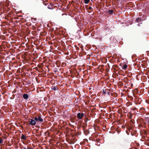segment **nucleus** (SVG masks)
Returning a JSON list of instances; mask_svg holds the SVG:
<instances>
[{"instance_id":"f257e3e1","label":"nucleus","mask_w":149,"mask_h":149,"mask_svg":"<svg viewBox=\"0 0 149 149\" xmlns=\"http://www.w3.org/2000/svg\"><path fill=\"white\" fill-rule=\"evenodd\" d=\"M84 116V114L83 113H79L77 115V117L79 119H81Z\"/></svg>"},{"instance_id":"f3484780","label":"nucleus","mask_w":149,"mask_h":149,"mask_svg":"<svg viewBox=\"0 0 149 149\" xmlns=\"http://www.w3.org/2000/svg\"><path fill=\"white\" fill-rule=\"evenodd\" d=\"M34 120L35 121L38 122V118L36 117H35L34 118Z\"/></svg>"},{"instance_id":"9b49d317","label":"nucleus","mask_w":149,"mask_h":149,"mask_svg":"<svg viewBox=\"0 0 149 149\" xmlns=\"http://www.w3.org/2000/svg\"><path fill=\"white\" fill-rule=\"evenodd\" d=\"M127 68V65H126L125 64L122 67V69L123 70H125Z\"/></svg>"},{"instance_id":"9d476101","label":"nucleus","mask_w":149,"mask_h":149,"mask_svg":"<svg viewBox=\"0 0 149 149\" xmlns=\"http://www.w3.org/2000/svg\"><path fill=\"white\" fill-rule=\"evenodd\" d=\"M87 125L85 123H83L82 126V127L83 129H84L87 127Z\"/></svg>"},{"instance_id":"aec40b11","label":"nucleus","mask_w":149,"mask_h":149,"mask_svg":"<svg viewBox=\"0 0 149 149\" xmlns=\"http://www.w3.org/2000/svg\"><path fill=\"white\" fill-rule=\"evenodd\" d=\"M114 94L115 97H116L118 96V95L116 93H114Z\"/></svg>"},{"instance_id":"412c9836","label":"nucleus","mask_w":149,"mask_h":149,"mask_svg":"<svg viewBox=\"0 0 149 149\" xmlns=\"http://www.w3.org/2000/svg\"><path fill=\"white\" fill-rule=\"evenodd\" d=\"M88 9H89V10H93L92 8H91V7H89V8H88Z\"/></svg>"},{"instance_id":"1a4fd4ad","label":"nucleus","mask_w":149,"mask_h":149,"mask_svg":"<svg viewBox=\"0 0 149 149\" xmlns=\"http://www.w3.org/2000/svg\"><path fill=\"white\" fill-rule=\"evenodd\" d=\"M48 8L50 9H53L54 8L52 7V5L51 3L50 5H49L47 7Z\"/></svg>"},{"instance_id":"f03ea898","label":"nucleus","mask_w":149,"mask_h":149,"mask_svg":"<svg viewBox=\"0 0 149 149\" xmlns=\"http://www.w3.org/2000/svg\"><path fill=\"white\" fill-rule=\"evenodd\" d=\"M29 125H35L36 124V122L34 120L29 119Z\"/></svg>"},{"instance_id":"4be33fe9","label":"nucleus","mask_w":149,"mask_h":149,"mask_svg":"<svg viewBox=\"0 0 149 149\" xmlns=\"http://www.w3.org/2000/svg\"><path fill=\"white\" fill-rule=\"evenodd\" d=\"M122 127L123 129H124L125 127V125H123L122 126Z\"/></svg>"},{"instance_id":"a211bd4d","label":"nucleus","mask_w":149,"mask_h":149,"mask_svg":"<svg viewBox=\"0 0 149 149\" xmlns=\"http://www.w3.org/2000/svg\"><path fill=\"white\" fill-rule=\"evenodd\" d=\"M3 141L2 140V139H1L0 138V143H3Z\"/></svg>"},{"instance_id":"20e7f679","label":"nucleus","mask_w":149,"mask_h":149,"mask_svg":"<svg viewBox=\"0 0 149 149\" xmlns=\"http://www.w3.org/2000/svg\"><path fill=\"white\" fill-rule=\"evenodd\" d=\"M38 122L41 123H42L43 122V120L41 118V116H39L38 117Z\"/></svg>"},{"instance_id":"cd10ccee","label":"nucleus","mask_w":149,"mask_h":149,"mask_svg":"<svg viewBox=\"0 0 149 149\" xmlns=\"http://www.w3.org/2000/svg\"><path fill=\"white\" fill-rule=\"evenodd\" d=\"M87 132H89V131L88 130H87Z\"/></svg>"},{"instance_id":"0eeeda50","label":"nucleus","mask_w":149,"mask_h":149,"mask_svg":"<svg viewBox=\"0 0 149 149\" xmlns=\"http://www.w3.org/2000/svg\"><path fill=\"white\" fill-rule=\"evenodd\" d=\"M107 12L110 15H112L113 14V10H109Z\"/></svg>"},{"instance_id":"423d86ee","label":"nucleus","mask_w":149,"mask_h":149,"mask_svg":"<svg viewBox=\"0 0 149 149\" xmlns=\"http://www.w3.org/2000/svg\"><path fill=\"white\" fill-rule=\"evenodd\" d=\"M51 89L52 90H53L54 91H56L58 89V88L57 86H52L51 87Z\"/></svg>"},{"instance_id":"f8f14e48","label":"nucleus","mask_w":149,"mask_h":149,"mask_svg":"<svg viewBox=\"0 0 149 149\" xmlns=\"http://www.w3.org/2000/svg\"><path fill=\"white\" fill-rule=\"evenodd\" d=\"M136 101H137L138 102H141L142 101V100L141 98H139L138 97H136Z\"/></svg>"},{"instance_id":"39448f33","label":"nucleus","mask_w":149,"mask_h":149,"mask_svg":"<svg viewBox=\"0 0 149 149\" xmlns=\"http://www.w3.org/2000/svg\"><path fill=\"white\" fill-rule=\"evenodd\" d=\"M26 138L27 137L26 136H25L23 134H22L21 137V139L26 140Z\"/></svg>"},{"instance_id":"4468645a","label":"nucleus","mask_w":149,"mask_h":149,"mask_svg":"<svg viewBox=\"0 0 149 149\" xmlns=\"http://www.w3.org/2000/svg\"><path fill=\"white\" fill-rule=\"evenodd\" d=\"M84 3L87 4L90 1V0H84Z\"/></svg>"},{"instance_id":"393cba45","label":"nucleus","mask_w":149,"mask_h":149,"mask_svg":"<svg viewBox=\"0 0 149 149\" xmlns=\"http://www.w3.org/2000/svg\"><path fill=\"white\" fill-rule=\"evenodd\" d=\"M147 122L148 123H149V118L148 119Z\"/></svg>"},{"instance_id":"5701e85b","label":"nucleus","mask_w":149,"mask_h":149,"mask_svg":"<svg viewBox=\"0 0 149 149\" xmlns=\"http://www.w3.org/2000/svg\"><path fill=\"white\" fill-rule=\"evenodd\" d=\"M126 133H127V134L128 135H129V133L128 132V131H126Z\"/></svg>"},{"instance_id":"6e6552de","label":"nucleus","mask_w":149,"mask_h":149,"mask_svg":"<svg viewBox=\"0 0 149 149\" xmlns=\"http://www.w3.org/2000/svg\"><path fill=\"white\" fill-rule=\"evenodd\" d=\"M145 109L143 107L139 109V112L141 113H143L145 111Z\"/></svg>"},{"instance_id":"a878e982","label":"nucleus","mask_w":149,"mask_h":149,"mask_svg":"<svg viewBox=\"0 0 149 149\" xmlns=\"http://www.w3.org/2000/svg\"><path fill=\"white\" fill-rule=\"evenodd\" d=\"M107 93H108V94L109 95V94H110V92H107Z\"/></svg>"},{"instance_id":"bb28decb","label":"nucleus","mask_w":149,"mask_h":149,"mask_svg":"<svg viewBox=\"0 0 149 149\" xmlns=\"http://www.w3.org/2000/svg\"><path fill=\"white\" fill-rule=\"evenodd\" d=\"M92 3H90V5L91 6V5H92Z\"/></svg>"},{"instance_id":"dca6fc26","label":"nucleus","mask_w":149,"mask_h":149,"mask_svg":"<svg viewBox=\"0 0 149 149\" xmlns=\"http://www.w3.org/2000/svg\"><path fill=\"white\" fill-rule=\"evenodd\" d=\"M106 93V90L105 89V90H103V94L105 95Z\"/></svg>"},{"instance_id":"ddd939ff","label":"nucleus","mask_w":149,"mask_h":149,"mask_svg":"<svg viewBox=\"0 0 149 149\" xmlns=\"http://www.w3.org/2000/svg\"><path fill=\"white\" fill-rule=\"evenodd\" d=\"M135 21L137 22H139V21H141V19L139 18H138L136 19Z\"/></svg>"},{"instance_id":"b1692460","label":"nucleus","mask_w":149,"mask_h":149,"mask_svg":"<svg viewBox=\"0 0 149 149\" xmlns=\"http://www.w3.org/2000/svg\"><path fill=\"white\" fill-rule=\"evenodd\" d=\"M136 108H134L133 109V110H136Z\"/></svg>"},{"instance_id":"6ab92c4d","label":"nucleus","mask_w":149,"mask_h":149,"mask_svg":"<svg viewBox=\"0 0 149 149\" xmlns=\"http://www.w3.org/2000/svg\"><path fill=\"white\" fill-rule=\"evenodd\" d=\"M44 2H45V1L43 0V3L45 5V6H46L48 4V3H44Z\"/></svg>"},{"instance_id":"2eb2a0df","label":"nucleus","mask_w":149,"mask_h":149,"mask_svg":"<svg viewBox=\"0 0 149 149\" xmlns=\"http://www.w3.org/2000/svg\"><path fill=\"white\" fill-rule=\"evenodd\" d=\"M27 148H26L24 147L23 148L24 149H33L31 147H27Z\"/></svg>"},{"instance_id":"7ed1b4c3","label":"nucleus","mask_w":149,"mask_h":149,"mask_svg":"<svg viewBox=\"0 0 149 149\" xmlns=\"http://www.w3.org/2000/svg\"><path fill=\"white\" fill-rule=\"evenodd\" d=\"M29 95L26 94H24L23 95V97L25 99H27L29 98Z\"/></svg>"}]
</instances>
